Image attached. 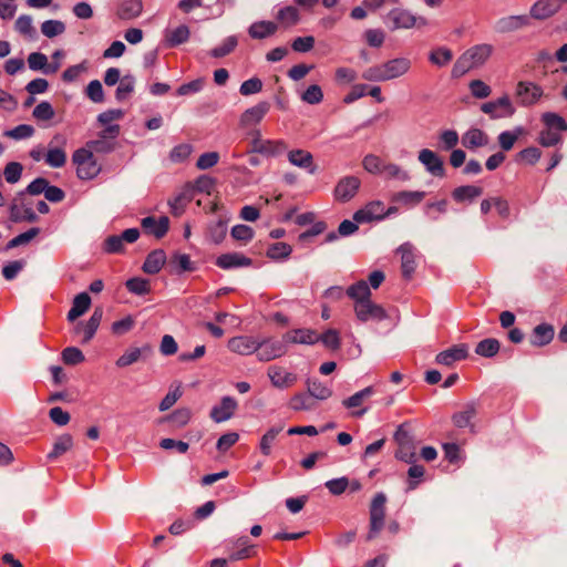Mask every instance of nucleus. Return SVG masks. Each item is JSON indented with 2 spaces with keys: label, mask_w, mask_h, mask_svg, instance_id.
<instances>
[{
  "label": "nucleus",
  "mask_w": 567,
  "mask_h": 567,
  "mask_svg": "<svg viewBox=\"0 0 567 567\" xmlns=\"http://www.w3.org/2000/svg\"><path fill=\"white\" fill-rule=\"evenodd\" d=\"M227 347L239 355H250L258 350L259 340L251 336H237L228 340Z\"/></svg>",
  "instance_id": "obj_12"
},
{
  "label": "nucleus",
  "mask_w": 567,
  "mask_h": 567,
  "mask_svg": "<svg viewBox=\"0 0 567 567\" xmlns=\"http://www.w3.org/2000/svg\"><path fill=\"white\" fill-rule=\"evenodd\" d=\"M522 134H523V130L522 128H517L514 132H511V131L502 132L498 135V143H499L502 150H504V151L512 150L514 144L516 143V141L518 140V137Z\"/></svg>",
  "instance_id": "obj_52"
},
{
  "label": "nucleus",
  "mask_w": 567,
  "mask_h": 567,
  "mask_svg": "<svg viewBox=\"0 0 567 567\" xmlns=\"http://www.w3.org/2000/svg\"><path fill=\"white\" fill-rule=\"evenodd\" d=\"M124 112L122 110H107L101 113L97 122L103 127L101 136L103 138H114L120 134V125L116 123L122 120Z\"/></svg>",
  "instance_id": "obj_8"
},
{
  "label": "nucleus",
  "mask_w": 567,
  "mask_h": 567,
  "mask_svg": "<svg viewBox=\"0 0 567 567\" xmlns=\"http://www.w3.org/2000/svg\"><path fill=\"white\" fill-rule=\"evenodd\" d=\"M388 213L389 210L385 209V205L381 200H373L357 210L353 215V220L360 224L370 223L382 219Z\"/></svg>",
  "instance_id": "obj_9"
},
{
  "label": "nucleus",
  "mask_w": 567,
  "mask_h": 567,
  "mask_svg": "<svg viewBox=\"0 0 567 567\" xmlns=\"http://www.w3.org/2000/svg\"><path fill=\"white\" fill-rule=\"evenodd\" d=\"M32 116L38 122H48L55 116V111L49 102L43 101L33 109Z\"/></svg>",
  "instance_id": "obj_45"
},
{
  "label": "nucleus",
  "mask_w": 567,
  "mask_h": 567,
  "mask_svg": "<svg viewBox=\"0 0 567 567\" xmlns=\"http://www.w3.org/2000/svg\"><path fill=\"white\" fill-rule=\"evenodd\" d=\"M361 182L355 176L341 178L334 188V198L339 202H348L358 193Z\"/></svg>",
  "instance_id": "obj_13"
},
{
  "label": "nucleus",
  "mask_w": 567,
  "mask_h": 567,
  "mask_svg": "<svg viewBox=\"0 0 567 567\" xmlns=\"http://www.w3.org/2000/svg\"><path fill=\"white\" fill-rule=\"evenodd\" d=\"M34 134V127L28 124H21L12 130L6 131L4 136L13 140L29 138Z\"/></svg>",
  "instance_id": "obj_54"
},
{
  "label": "nucleus",
  "mask_w": 567,
  "mask_h": 567,
  "mask_svg": "<svg viewBox=\"0 0 567 567\" xmlns=\"http://www.w3.org/2000/svg\"><path fill=\"white\" fill-rule=\"evenodd\" d=\"M91 306V298L86 292H81L73 299L72 307L68 313V319L74 321L84 315Z\"/></svg>",
  "instance_id": "obj_30"
},
{
  "label": "nucleus",
  "mask_w": 567,
  "mask_h": 567,
  "mask_svg": "<svg viewBox=\"0 0 567 567\" xmlns=\"http://www.w3.org/2000/svg\"><path fill=\"white\" fill-rule=\"evenodd\" d=\"M269 111L268 102H260L257 105L246 110L240 116V126L250 127L261 122Z\"/></svg>",
  "instance_id": "obj_20"
},
{
  "label": "nucleus",
  "mask_w": 567,
  "mask_h": 567,
  "mask_svg": "<svg viewBox=\"0 0 567 567\" xmlns=\"http://www.w3.org/2000/svg\"><path fill=\"white\" fill-rule=\"evenodd\" d=\"M169 220L163 216L158 219L154 217H146L142 220V227L145 233L154 235L156 238H162L168 230Z\"/></svg>",
  "instance_id": "obj_26"
},
{
  "label": "nucleus",
  "mask_w": 567,
  "mask_h": 567,
  "mask_svg": "<svg viewBox=\"0 0 567 567\" xmlns=\"http://www.w3.org/2000/svg\"><path fill=\"white\" fill-rule=\"evenodd\" d=\"M99 145L100 142L92 141L72 154V164L80 179L90 181L100 174L102 165L94 155V152L99 150Z\"/></svg>",
  "instance_id": "obj_2"
},
{
  "label": "nucleus",
  "mask_w": 567,
  "mask_h": 567,
  "mask_svg": "<svg viewBox=\"0 0 567 567\" xmlns=\"http://www.w3.org/2000/svg\"><path fill=\"white\" fill-rule=\"evenodd\" d=\"M260 361H270L285 354V347L278 341L264 340L259 341L256 351Z\"/></svg>",
  "instance_id": "obj_23"
},
{
  "label": "nucleus",
  "mask_w": 567,
  "mask_h": 567,
  "mask_svg": "<svg viewBox=\"0 0 567 567\" xmlns=\"http://www.w3.org/2000/svg\"><path fill=\"white\" fill-rule=\"evenodd\" d=\"M236 47H237V39L235 37H228L227 39L224 40V42L220 45L214 48L210 51V54L214 58H221V56H225V55L229 54L230 52H233Z\"/></svg>",
  "instance_id": "obj_59"
},
{
  "label": "nucleus",
  "mask_w": 567,
  "mask_h": 567,
  "mask_svg": "<svg viewBox=\"0 0 567 567\" xmlns=\"http://www.w3.org/2000/svg\"><path fill=\"white\" fill-rule=\"evenodd\" d=\"M561 140V135L557 131L545 128L540 132L538 142L545 147L554 146Z\"/></svg>",
  "instance_id": "obj_63"
},
{
  "label": "nucleus",
  "mask_w": 567,
  "mask_h": 567,
  "mask_svg": "<svg viewBox=\"0 0 567 567\" xmlns=\"http://www.w3.org/2000/svg\"><path fill=\"white\" fill-rule=\"evenodd\" d=\"M144 10L142 0H122L117 7L116 16L121 20H133L138 18Z\"/></svg>",
  "instance_id": "obj_24"
},
{
  "label": "nucleus",
  "mask_w": 567,
  "mask_h": 567,
  "mask_svg": "<svg viewBox=\"0 0 567 567\" xmlns=\"http://www.w3.org/2000/svg\"><path fill=\"white\" fill-rule=\"evenodd\" d=\"M516 95L522 104L533 105L540 100L543 90L535 83L520 81L516 86Z\"/></svg>",
  "instance_id": "obj_16"
},
{
  "label": "nucleus",
  "mask_w": 567,
  "mask_h": 567,
  "mask_svg": "<svg viewBox=\"0 0 567 567\" xmlns=\"http://www.w3.org/2000/svg\"><path fill=\"white\" fill-rule=\"evenodd\" d=\"M425 197L424 192H411V190H403L399 192L394 195V202L404 205V206H414L420 204Z\"/></svg>",
  "instance_id": "obj_39"
},
{
  "label": "nucleus",
  "mask_w": 567,
  "mask_h": 567,
  "mask_svg": "<svg viewBox=\"0 0 567 567\" xmlns=\"http://www.w3.org/2000/svg\"><path fill=\"white\" fill-rule=\"evenodd\" d=\"M415 446L413 441L398 444V450L395 452V457L398 460L412 464L415 462Z\"/></svg>",
  "instance_id": "obj_48"
},
{
  "label": "nucleus",
  "mask_w": 567,
  "mask_h": 567,
  "mask_svg": "<svg viewBox=\"0 0 567 567\" xmlns=\"http://www.w3.org/2000/svg\"><path fill=\"white\" fill-rule=\"evenodd\" d=\"M476 415V409L474 405H467L464 410L453 415V422L457 427L467 426L472 419Z\"/></svg>",
  "instance_id": "obj_49"
},
{
  "label": "nucleus",
  "mask_w": 567,
  "mask_h": 567,
  "mask_svg": "<svg viewBox=\"0 0 567 567\" xmlns=\"http://www.w3.org/2000/svg\"><path fill=\"white\" fill-rule=\"evenodd\" d=\"M453 54L451 50L446 48H439L431 52L430 61L439 66L446 65L452 61Z\"/></svg>",
  "instance_id": "obj_57"
},
{
  "label": "nucleus",
  "mask_w": 567,
  "mask_h": 567,
  "mask_svg": "<svg viewBox=\"0 0 567 567\" xmlns=\"http://www.w3.org/2000/svg\"><path fill=\"white\" fill-rule=\"evenodd\" d=\"M278 27L272 21H258L250 25L249 35L254 39H265L276 33Z\"/></svg>",
  "instance_id": "obj_34"
},
{
  "label": "nucleus",
  "mask_w": 567,
  "mask_h": 567,
  "mask_svg": "<svg viewBox=\"0 0 567 567\" xmlns=\"http://www.w3.org/2000/svg\"><path fill=\"white\" fill-rule=\"evenodd\" d=\"M386 501L383 493H377L370 502L368 540L374 539L385 526Z\"/></svg>",
  "instance_id": "obj_4"
},
{
  "label": "nucleus",
  "mask_w": 567,
  "mask_h": 567,
  "mask_svg": "<svg viewBox=\"0 0 567 567\" xmlns=\"http://www.w3.org/2000/svg\"><path fill=\"white\" fill-rule=\"evenodd\" d=\"M292 252V247L286 243H274L267 249V257L272 260H281L288 258Z\"/></svg>",
  "instance_id": "obj_40"
},
{
  "label": "nucleus",
  "mask_w": 567,
  "mask_h": 567,
  "mask_svg": "<svg viewBox=\"0 0 567 567\" xmlns=\"http://www.w3.org/2000/svg\"><path fill=\"white\" fill-rule=\"evenodd\" d=\"M85 94L94 103H102L104 101V90L99 80H93L87 84Z\"/></svg>",
  "instance_id": "obj_53"
},
{
  "label": "nucleus",
  "mask_w": 567,
  "mask_h": 567,
  "mask_svg": "<svg viewBox=\"0 0 567 567\" xmlns=\"http://www.w3.org/2000/svg\"><path fill=\"white\" fill-rule=\"evenodd\" d=\"M362 166L368 173L373 175H383L386 178H406V175L402 173L399 166L374 154L365 155L362 159Z\"/></svg>",
  "instance_id": "obj_5"
},
{
  "label": "nucleus",
  "mask_w": 567,
  "mask_h": 567,
  "mask_svg": "<svg viewBox=\"0 0 567 567\" xmlns=\"http://www.w3.org/2000/svg\"><path fill=\"white\" fill-rule=\"evenodd\" d=\"M488 142L487 135L478 128L468 130L462 138V143L466 148L474 150L485 146Z\"/></svg>",
  "instance_id": "obj_32"
},
{
  "label": "nucleus",
  "mask_w": 567,
  "mask_h": 567,
  "mask_svg": "<svg viewBox=\"0 0 567 567\" xmlns=\"http://www.w3.org/2000/svg\"><path fill=\"white\" fill-rule=\"evenodd\" d=\"M281 430V427H271L261 436L259 449L262 455L269 456L271 454L272 445Z\"/></svg>",
  "instance_id": "obj_42"
},
{
  "label": "nucleus",
  "mask_w": 567,
  "mask_h": 567,
  "mask_svg": "<svg viewBox=\"0 0 567 567\" xmlns=\"http://www.w3.org/2000/svg\"><path fill=\"white\" fill-rule=\"evenodd\" d=\"M10 219L13 223L28 221L33 223L37 220V214L32 209L31 205L25 202V198L21 195L16 197L9 208Z\"/></svg>",
  "instance_id": "obj_10"
},
{
  "label": "nucleus",
  "mask_w": 567,
  "mask_h": 567,
  "mask_svg": "<svg viewBox=\"0 0 567 567\" xmlns=\"http://www.w3.org/2000/svg\"><path fill=\"white\" fill-rule=\"evenodd\" d=\"M164 264H165V254L162 250H156V251L151 252L147 256V258L143 265V270L146 274L154 275V274H157L162 269Z\"/></svg>",
  "instance_id": "obj_37"
},
{
  "label": "nucleus",
  "mask_w": 567,
  "mask_h": 567,
  "mask_svg": "<svg viewBox=\"0 0 567 567\" xmlns=\"http://www.w3.org/2000/svg\"><path fill=\"white\" fill-rule=\"evenodd\" d=\"M481 110L492 118L511 117L515 113V107L508 96H502L495 101L484 103Z\"/></svg>",
  "instance_id": "obj_11"
},
{
  "label": "nucleus",
  "mask_w": 567,
  "mask_h": 567,
  "mask_svg": "<svg viewBox=\"0 0 567 567\" xmlns=\"http://www.w3.org/2000/svg\"><path fill=\"white\" fill-rule=\"evenodd\" d=\"M231 237L241 244H247L254 237V229L247 225H236L231 229Z\"/></svg>",
  "instance_id": "obj_55"
},
{
  "label": "nucleus",
  "mask_w": 567,
  "mask_h": 567,
  "mask_svg": "<svg viewBox=\"0 0 567 567\" xmlns=\"http://www.w3.org/2000/svg\"><path fill=\"white\" fill-rule=\"evenodd\" d=\"M192 152H193V147L190 144H187V143L179 144V145H176L171 151L169 158L172 162L181 163V162H184L185 159H187L189 157V155L192 154Z\"/></svg>",
  "instance_id": "obj_60"
},
{
  "label": "nucleus",
  "mask_w": 567,
  "mask_h": 567,
  "mask_svg": "<svg viewBox=\"0 0 567 567\" xmlns=\"http://www.w3.org/2000/svg\"><path fill=\"white\" fill-rule=\"evenodd\" d=\"M482 193H483V189L478 186L465 185V186L456 187L452 193V197L455 202L462 203L465 200H472V199L481 196Z\"/></svg>",
  "instance_id": "obj_35"
},
{
  "label": "nucleus",
  "mask_w": 567,
  "mask_h": 567,
  "mask_svg": "<svg viewBox=\"0 0 567 567\" xmlns=\"http://www.w3.org/2000/svg\"><path fill=\"white\" fill-rule=\"evenodd\" d=\"M126 288L136 295H146L150 292V282L143 278H132L126 281Z\"/></svg>",
  "instance_id": "obj_62"
},
{
  "label": "nucleus",
  "mask_w": 567,
  "mask_h": 567,
  "mask_svg": "<svg viewBox=\"0 0 567 567\" xmlns=\"http://www.w3.org/2000/svg\"><path fill=\"white\" fill-rule=\"evenodd\" d=\"M384 81L403 75L410 69V61L406 59H394L382 64Z\"/></svg>",
  "instance_id": "obj_27"
},
{
  "label": "nucleus",
  "mask_w": 567,
  "mask_h": 567,
  "mask_svg": "<svg viewBox=\"0 0 567 567\" xmlns=\"http://www.w3.org/2000/svg\"><path fill=\"white\" fill-rule=\"evenodd\" d=\"M237 408L238 403L234 398L224 396L220 402L212 409L210 417L216 423L225 422L235 415Z\"/></svg>",
  "instance_id": "obj_14"
},
{
  "label": "nucleus",
  "mask_w": 567,
  "mask_h": 567,
  "mask_svg": "<svg viewBox=\"0 0 567 567\" xmlns=\"http://www.w3.org/2000/svg\"><path fill=\"white\" fill-rule=\"evenodd\" d=\"M373 394V388L368 386L353 395L349 396L348 399L343 400L342 404L349 409L352 410L351 414L353 416H362L367 409L362 408L364 402Z\"/></svg>",
  "instance_id": "obj_18"
},
{
  "label": "nucleus",
  "mask_w": 567,
  "mask_h": 567,
  "mask_svg": "<svg viewBox=\"0 0 567 567\" xmlns=\"http://www.w3.org/2000/svg\"><path fill=\"white\" fill-rule=\"evenodd\" d=\"M470 91L476 99H485L491 95V87L481 80H473L470 82Z\"/></svg>",
  "instance_id": "obj_64"
},
{
  "label": "nucleus",
  "mask_w": 567,
  "mask_h": 567,
  "mask_svg": "<svg viewBox=\"0 0 567 567\" xmlns=\"http://www.w3.org/2000/svg\"><path fill=\"white\" fill-rule=\"evenodd\" d=\"M190 35L189 28L185 24H181L174 29H167L164 34V40L167 47H177L185 43Z\"/></svg>",
  "instance_id": "obj_29"
},
{
  "label": "nucleus",
  "mask_w": 567,
  "mask_h": 567,
  "mask_svg": "<svg viewBox=\"0 0 567 567\" xmlns=\"http://www.w3.org/2000/svg\"><path fill=\"white\" fill-rule=\"evenodd\" d=\"M23 166L18 162H10L4 166L3 177L7 183L14 184L17 183L22 175Z\"/></svg>",
  "instance_id": "obj_50"
},
{
  "label": "nucleus",
  "mask_w": 567,
  "mask_h": 567,
  "mask_svg": "<svg viewBox=\"0 0 567 567\" xmlns=\"http://www.w3.org/2000/svg\"><path fill=\"white\" fill-rule=\"evenodd\" d=\"M267 375L271 384L277 389H289L298 381V375L287 367L281 364H271L267 369Z\"/></svg>",
  "instance_id": "obj_7"
},
{
  "label": "nucleus",
  "mask_w": 567,
  "mask_h": 567,
  "mask_svg": "<svg viewBox=\"0 0 567 567\" xmlns=\"http://www.w3.org/2000/svg\"><path fill=\"white\" fill-rule=\"evenodd\" d=\"M134 78L131 75H125L118 82V86L116 89V99L124 100L134 91Z\"/></svg>",
  "instance_id": "obj_58"
},
{
  "label": "nucleus",
  "mask_w": 567,
  "mask_h": 567,
  "mask_svg": "<svg viewBox=\"0 0 567 567\" xmlns=\"http://www.w3.org/2000/svg\"><path fill=\"white\" fill-rule=\"evenodd\" d=\"M468 355V348L466 344H455L447 350L440 352L436 355V362L443 365H452L453 363L466 359Z\"/></svg>",
  "instance_id": "obj_19"
},
{
  "label": "nucleus",
  "mask_w": 567,
  "mask_h": 567,
  "mask_svg": "<svg viewBox=\"0 0 567 567\" xmlns=\"http://www.w3.org/2000/svg\"><path fill=\"white\" fill-rule=\"evenodd\" d=\"M239 441V434L236 432H228L223 434L216 444V447L218 452L225 453L227 452L231 446H234Z\"/></svg>",
  "instance_id": "obj_61"
},
{
  "label": "nucleus",
  "mask_w": 567,
  "mask_h": 567,
  "mask_svg": "<svg viewBox=\"0 0 567 567\" xmlns=\"http://www.w3.org/2000/svg\"><path fill=\"white\" fill-rule=\"evenodd\" d=\"M185 186V193L188 194L187 200H192L195 192L210 195L215 188V181L208 176H200L194 183H187Z\"/></svg>",
  "instance_id": "obj_28"
},
{
  "label": "nucleus",
  "mask_w": 567,
  "mask_h": 567,
  "mask_svg": "<svg viewBox=\"0 0 567 567\" xmlns=\"http://www.w3.org/2000/svg\"><path fill=\"white\" fill-rule=\"evenodd\" d=\"M286 150L287 144L282 140H262L259 131L252 133L249 152L271 156Z\"/></svg>",
  "instance_id": "obj_6"
},
{
  "label": "nucleus",
  "mask_w": 567,
  "mask_h": 567,
  "mask_svg": "<svg viewBox=\"0 0 567 567\" xmlns=\"http://www.w3.org/2000/svg\"><path fill=\"white\" fill-rule=\"evenodd\" d=\"M391 14L393 22L398 28H412L416 23V19L406 11L395 10Z\"/></svg>",
  "instance_id": "obj_56"
},
{
  "label": "nucleus",
  "mask_w": 567,
  "mask_h": 567,
  "mask_svg": "<svg viewBox=\"0 0 567 567\" xmlns=\"http://www.w3.org/2000/svg\"><path fill=\"white\" fill-rule=\"evenodd\" d=\"M277 20L286 28L295 25L299 21V12L295 7H285L278 11Z\"/></svg>",
  "instance_id": "obj_47"
},
{
  "label": "nucleus",
  "mask_w": 567,
  "mask_h": 567,
  "mask_svg": "<svg viewBox=\"0 0 567 567\" xmlns=\"http://www.w3.org/2000/svg\"><path fill=\"white\" fill-rule=\"evenodd\" d=\"M419 161L426 167V169L435 176H444V165L442 159L436 153L431 150L424 148L419 153Z\"/></svg>",
  "instance_id": "obj_22"
},
{
  "label": "nucleus",
  "mask_w": 567,
  "mask_h": 567,
  "mask_svg": "<svg viewBox=\"0 0 567 567\" xmlns=\"http://www.w3.org/2000/svg\"><path fill=\"white\" fill-rule=\"evenodd\" d=\"M554 338V328L550 324H538L533 332V343L535 346L548 344Z\"/></svg>",
  "instance_id": "obj_38"
},
{
  "label": "nucleus",
  "mask_w": 567,
  "mask_h": 567,
  "mask_svg": "<svg viewBox=\"0 0 567 567\" xmlns=\"http://www.w3.org/2000/svg\"><path fill=\"white\" fill-rule=\"evenodd\" d=\"M501 344L498 340L489 338L484 339L481 342L477 343L475 348L476 354L485 358H491L497 354L499 351Z\"/></svg>",
  "instance_id": "obj_41"
},
{
  "label": "nucleus",
  "mask_w": 567,
  "mask_h": 567,
  "mask_svg": "<svg viewBox=\"0 0 567 567\" xmlns=\"http://www.w3.org/2000/svg\"><path fill=\"white\" fill-rule=\"evenodd\" d=\"M492 54V47L478 44L465 51L456 61L453 73L461 76L468 70L482 65Z\"/></svg>",
  "instance_id": "obj_3"
},
{
  "label": "nucleus",
  "mask_w": 567,
  "mask_h": 567,
  "mask_svg": "<svg viewBox=\"0 0 567 567\" xmlns=\"http://www.w3.org/2000/svg\"><path fill=\"white\" fill-rule=\"evenodd\" d=\"M558 10V6L550 0H539L532 8V16L536 19L551 17Z\"/></svg>",
  "instance_id": "obj_36"
},
{
  "label": "nucleus",
  "mask_w": 567,
  "mask_h": 567,
  "mask_svg": "<svg viewBox=\"0 0 567 567\" xmlns=\"http://www.w3.org/2000/svg\"><path fill=\"white\" fill-rule=\"evenodd\" d=\"M65 31V25L59 20H47L41 24V32L48 38H54Z\"/></svg>",
  "instance_id": "obj_51"
},
{
  "label": "nucleus",
  "mask_w": 567,
  "mask_h": 567,
  "mask_svg": "<svg viewBox=\"0 0 567 567\" xmlns=\"http://www.w3.org/2000/svg\"><path fill=\"white\" fill-rule=\"evenodd\" d=\"M288 159L292 165L308 168L310 173H315L313 157L310 152L305 150H293L288 153Z\"/></svg>",
  "instance_id": "obj_31"
},
{
  "label": "nucleus",
  "mask_w": 567,
  "mask_h": 567,
  "mask_svg": "<svg viewBox=\"0 0 567 567\" xmlns=\"http://www.w3.org/2000/svg\"><path fill=\"white\" fill-rule=\"evenodd\" d=\"M319 341H321L327 349L332 351L339 350L341 346L340 333L336 329H328L323 333H319Z\"/></svg>",
  "instance_id": "obj_46"
},
{
  "label": "nucleus",
  "mask_w": 567,
  "mask_h": 567,
  "mask_svg": "<svg viewBox=\"0 0 567 567\" xmlns=\"http://www.w3.org/2000/svg\"><path fill=\"white\" fill-rule=\"evenodd\" d=\"M101 320H102V310L101 309H96L93 315L91 316V318L87 320V322L82 327V331H83V342H87L90 341L94 333L96 332L100 323H101Z\"/></svg>",
  "instance_id": "obj_43"
},
{
  "label": "nucleus",
  "mask_w": 567,
  "mask_h": 567,
  "mask_svg": "<svg viewBox=\"0 0 567 567\" xmlns=\"http://www.w3.org/2000/svg\"><path fill=\"white\" fill-rule=\"evenodd\" d=\"M347 295L353 300V308L360 321L382 320L385 318L384 309L371 300V290L364 280L351 285Z\"/></svg>",
  "instance_id": "obj_1"
},
{
  "label": "nucleus",
  "mask_w": 567,
  "mask_h": 567,
  "mask_svg": "<svg viewBox=\"0 0 567 567\" xmlns=\"http://www.w3.org/2000/svg\"><path fill=\"white\" fill-rule=\"evenodd\" d=\"M396 255L400 256L401 271L404 279L410 280L415 271V252L410 244H403L396 249Z\"/></svg>",
  "instance_id": "obj_17"
},
{
  "label": "nucleus",
  "mask_w": 567,
  "mask_h": 567,
  "mask_svg": "<svg viewBox=\"0 0 567 567\" xmlns=\"http://www.w3.org/2000/svg\"><path fill=\"white\" fill-rule=\"evenodd\" d=\"M542 121L545 124L546 128L557 131L559 133L567 130V123L560 115L551 112L544 113L542 116Z\"/></svg>",
  "instance_id": "obj_44"
},
{
  "label": "nucleus",
  "mask_w": 567,
  "mask_h": 567,
  "mask_svg": "<svg viewBox=\"0 0 567 567\" xmlns=\"http://www.w3.org/2000/svg\"><path fill=\"white\" fill-rule=\"evenodd\" d=\"M234 550L229 555V560H244L256 556V545L251 544L247 537H239L234 543Z\"/></svg>",
  "instance_id": "obj_21"
},
{
  "label": "nucleus",
  "mask_w": 567,
  "mask_h": 567,
  "mask_svg": "<svg viewBox=\"0 0 567 567\" xmlns=\"http://www.w3.org/2000/svg\"><path fill=\"white\" fill-rule=\"evenodd\" d=\"M252 260L238 252L223 254L216 259V265L223 269L249 267Z\"/></svg>",
  "instance_id": "obj_25"
},
{
  "label": "nucleus",
  "mask_w": 567,
  "mask_h": 567,
  "mask_svg": "<svg viewBox=\"0 0 567 567\" xmlns=\"http://www.w3.org/2000/svg\"><path fill=\"white\" fill-rule=\"evenodd\" d=\"M44 162L51 167H62L66 163V153L63 146H53L50 144L44 154Z\"/></svg>",
  "instance_id": "obj_33"
},
{
  "label": "nucleus",
  "mask_w": 567,
  "mask_h": 567,
  "mask_svg": "<svg viewBox=\"0 0 567 567\" xmlns=\"http://www.w3.org/2000/svg\"><path fill=\"white\" fill-rule=\"evenodd\" d=\"M284 340L291 344L312 346L319 342V332L309 328L292 329L286 332Z\"/></svg>",
  "instance_id": "obj_15"
}]
</instances>
